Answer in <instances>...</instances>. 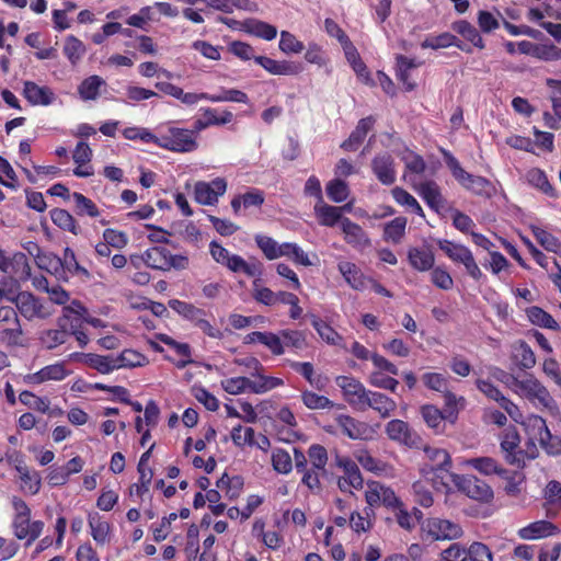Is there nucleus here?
I'll return each mask as SVG.
<instances>
[{
    "mask_svg": "<svg viewBox=\"0 0 561 561\" xmlns=\"http://www.w3.org/2000/svg\"><path fill=\"white\" fill-rule=\"evenodd\" d=\"M425 462L421 468L422 476L433 483L437 490L448 489L456 473L450 472L451 457L446 449L424 447Z\"/></svg>",
    "mask_w": 561,
    "mask_h": 561,
    "instance_id": "f257e3e1",
    "label": "nucleus"
},
{
    "mask_svg": "<svg viewBox=\"0 0 561 561\" xmlns=\"http://www.w3.org/2000/svg\"><path fill=\"white\" fill-rule=\"evenodd\" d=\"M444 160L453 176L468 191L473 194L490 198L495 194V186L485 178L468 173L463 170L458 160L449 152L444 151Z\"/></svg>",
    "mask_w": 561,
    "mask_h": 561,
    "instance_id": "f03ea898",
    "label": "nucleus"
},
{
    "mask_svg": "<svg viewBox=\"0 0 561 561\" xmlns=\"http://www.w3.org/2000/svg\"><path fill=\"white\" fill-rule=\"evenodd\" d=\"M457 490L471 500L489 504L494 499L492 488L483 480L473 474H455L450 481Z\"/></svg>",
    "mask_w": 561,
    "mask_h": 561,
    "instance_id": "7ed1b4c3",
    "label": "nucleus"
},
{
    "mask_svg": "<svg viewBox=\"0 0 561 561\" xmlns=\"http://www.w3.org/2000/svg\"><path fill=\"white\" fill-rule=\"evenodd\" d=\"M65 314L57 320L58 329L45 330L39 335L41 343L47 348L53 350L66 343L69 332L68 322L69 313L81 314L85 312V308L77 300L72 301V306L64 308Z\"/></svg>",
    "mask_w": 561,
    "mask_h": 561,
    "instance_id": "20e7f679",
    "label": "nucleus"
},
{
    "mask_svg": "<svg viewBox=\"0 0 561 561\" xmlns=\"http://www.w3.org/2000/svg\"><path fill=\"white\" fill-rule=\"evenodd\" d=\"M5 299L13 302L19 312L27 320L49 318L53 311L37 297L28 291H20L16 296L5 295Z\"/></svg>",
    "mask_w": 561,
    "mask_h": 561,
    "instance_id": "39448f33",
    "label": "nucleus"
},
{
    "mask_svg": "<svg viewBox=\"0 0 561 561\" xmlns=\"http://www.w3.org/2000/svg\"><path fill=\"white\" fill-rule=\"evenodd\" d=\"M157 145L175 152H192L198 147L193 129L175 127L169 129V135L158 138Z\"/></svg>",
    "mask_w": 561,
    "mask_h": 561,
    "instance_id": "423d86ee",
    "label": "nucleus"
},
{
    "mask_svg": "<svg viewBox=\"0 0 561 561\" xmlns=\"http://www.w3.org/2000/svg\"><path fill=\"white\" fill-rule=\"evenodd\" d=\"M335 383L342 389L343 396L347 403L354 409L365 411V402L369 396V390H366L364 385L348 376H339L335 378Z\"/></svg>",
    "mask_w": 561,
    "mask_h": 561,
    "instance_id": "0eeeda50",
    "label": "nucleus"
},
{
    "mask_svg": "<svg viewBox=\"0 0 561 561\" xmlns=\"http://www.w3.org/2000/svg\"><path fill=\"white\" fill-rule=\"evenodd\" d=\"M515 385L525 394V397L536 405L548 410H552L554 408V400L550 396L549 391L537 379H515Z\"/></svg>",
    "mask_w": 561,
    "mask_h": 561,
    "instance_id": "6e6552de",
    "label": "nucleus"
},
{
    "mask_svg": "<svg viewBox=\"0 0 561 561\" xmlns=\"http://www.w3.org/2000/svg\"><path fill=\"white\" fill-rule=\"evenodd\" d=\"M530 426L536 432L534 436L539 440V444L547 454L552 456L561 455V437L553 436L550 433L546 421L541 416H533L530 419Z\"/></svg>",
    "mask_w": 561,
    "mask_h": 561,
    "instance_id": "1a4fd4ad",
    "label": "nucleus"
},
{
    "mask_svg": "<svg viewBox=\"0 0 561 561\" xmlns=\"http://www.w3.org/2000/svg\"><path fill=\"white\" fill-rule=\"evenodd\" d=\"M226 190L227 182L222 178H216L210 183L199 181L194 187L195 201L202 205H215Z\"/></svg>",
    "mask_w": 561,
    "mask_h": 561,
    "instance_id": "9d476101",
    "label": "nucleus"
},
{
    "mask_svg": "<svg viewBox=\"0 0 561 561\" xmlns=\"http://www.w3.org/2000/svg\"><path fill=\"white\" fill-rule=\"evenodd\" d=\"M423 529L434 540H451L461 537V527L448 519L430 518L423 525Z\"/></svg>",
    "mask_w": 561,
    "mask_h": 561,
    "instance_id": "9b49d317",
    "label": "nucleus"
},
{
    "mask_svg": "<svg viewBox=\"0 0 561 561\" xmlns=\"http://www.w3.org/2000/svg\"><path fill=\"white\" fill-rule=\"evenodd\" d=\"M386 434L389 439L398 442L407 446H415L419 436L413 432L409 424L402 420H391L386 425Z\"/></svg>",
    "mask_w": 561,
    "mask_h": 561,
    "instance_id": "f8f14e48",
    "label": "nucleus"
},
{
    "mask_svg": "<svg viewBox=\"0 0 561 561\" xmlns=\"http://www.w3.org/2000/svg\"><path fill=\"white\" fill-rule=\"evenodd\" d=\"M371 169L383 185H391L396 182L394 160L389 153L376 156L371 161Z\"/></svg>",
    "mask_w": 561,
    "mask_h": 561,
    "instance_id": "ddd939ff",
    "label": "nucleus"
},
{
    "mask_svg": "<svg viewBox=\"0 0 561 561\" xmlns=\"http://www.w3.org/2000/svg\"><path fill=\"white\" fill-rule=\"evenodd\" d=\"M14 534L19 539H26L27 542L34 541L39 537L44 524L43 522L36 520L31 523L30 516L26 517H14L13 522Z\"/></svg>",
    "mask_w": 561,
    "mask_h": 561,
    "instance_id": "4468645a",
    "label": "nucleus"
},
{
    "mask_svg": "<svg viewBox=\"0 0 561 561\" xmlns=\"http://www.w3.org/2000/svg\"><path fill=\"white\" fill-rule=\"evenodd\" d=\"M23 94L33 105H49L54 101V92L48 87H39L33 81H25Z\"/></svg>",
    "mask_w": 561,
    "mask_h": 561,
    "instance_id": "2eb2a0df",
    "label": "nucleus"
},
{
    "mask_svg": "<svg viewBox=\"0 0 561 561\" xmlns=\"http://www.w3.org/2000/svg\"><path fill=\"white\" fill-rule=\"evenodd\" d=\"M341 227L345 234V241L348 244L360 249H364L370 244V241L362 227L351 221L348 218L344 217L341 220Z\"/></svg>",
    "mask_w": 561,
    "mask_h": 561,
    "instance_id": "dca6fc26",
    "label": "nucleus"
},
{
    "mask_svg": "<svg viewBox=\"0 0 561 561\" xmlns=\"http://www.w3.org/2000/svg\"><path fill=\"white\" fill-rule=\"evenodd\" d=\"M375 119L373 116L362 118L356 128L351 133L350 137L343 141L341 147L346 151H355L364 141L368 131L373 128Z\"/></svg>",
    "mask_w": 561,
    "mask_h": 561,
    "instance_id": "f3484780",
    "label": "nucleus"
},
{
    "mask_svg": "<svg viewBox=\"0 0 561 561\" xmlns=\"http://www.w3.org/2000/svg\"><path fill=\"white\" fill-rule=\"evenodd\" d=\"M255 61L273 75H298L301 67L291 61H277L265 56L255 57Z\"/></svg>",
    "mask_w": 561,
    "mask_h": 561,
    "instance_id": "a211bd4d",
    "label": "nucleus"
},
{
    "mask_svg": "<svg viewBox=\"0 0 561 561\" xmlns=\"http://www.w3.org/2000/svg\"><path fill=\"white\" fill-rule=\"evenodd\" d=\"M371 408L383 419L390 416L397 409V403L391 398L381 392L369 391V396L365 402V410Z\"/></svg>",
    "mask_w": 561,
    "mask_h": 561,
    "instance_id": "6ab92c4d",
    "label": "nucleus"
},
{
    "mask_svg": "<svg viewBox=\"0 0 561 561\" xmlns=\"http://www.w3.org/2000/svg\"><path fill=\"white\" fill-rule=\"evenodd\" d=\"M66 376L67 371L65 365L61 363H57L54 365L46 366L37 373L27 375L25 377V380L28 383L38 385L47 380H62Z\"/></svg>",
    "mask_w": 561,
    "mask_h": 561,
    "instance_id": "aec40b11",
    "label": "nucleus"
},
{
    "mask_svg": "<svg viewBox=\"0 0 561 561\" xmlns=\"http://www.w3.org/2000/svg\"><path fill=\"white\" fill-rule=\"evenodd\" d=\"M465 463L485 476L497 474L500 477H506L507 474V470L502 468L499 462L491 457L470 458L467 459Z\"/></svg>",
    "mask_w": 561,
    "mask_h": 561,
    "instance_id": "412c9836",
    "label": "nucleus"
},
{
    "mask_svg": "<svg viewBox=\"0 0 561 561\" xmlns=\"http://www.w3.org/2000/svg\"><path fill=\"white\" fill-rule=\"evenodd\" d=\"M421 415L428 427L435 431L436 434H443L446 428L445 413L433 404H425L421 407Z\"/></svg>",
    "mask_w": 561,
    "mask_h": 561,
    "instance_id": "4be33fe9",
    "label": "nucleus"
},
{
    "mask_svg": "<svg viewBox=\"0 0 561 561\" xmlns=\"http://www.w3.org/2000/svg\"><path fill=\"white\" fill-rule=\"evenodd\" d=\"M512 357L523 369H530L536 364V357L530 346L523 340L513 344Z\"/></svg>",
    "mask_w": 561,
    "mask_h": 561,
    "instance_id": "5701e85b",
    "label": "nucleus"
},
{
    "mask_svg": "<svg viewBox=\"0 0 561 561\" xmlns=\"http://www.w3.org/2000/svg\"><path fill=\"white\" fill-rule=\"evenodd\" d=\"M345 208H346V206L335 207V206L324 204L322 202V203L316 204L314 213H316L317 217L319 218L320 225L327 226V227H332L337 221L341 222V220L343 219L342 209H345Z\"/></svg>",
    "mask_w": 561,
    "mask_h": 561,
    "instance_id": "b1692460",
    "label": "nucleus"
},
{
    "mask_svg": "<svg viewBox=\"0 0 561 561\" xmlns=\"http://www.w3.org/2000/svg\"><path fill=\"white\" fill-rule=\"evenodd\" d=\"M408 261L413 268L425 272L433 267L435 257L430 250L410 248L408 251Z\"/></svg>",
    "mask_w": 561,
    "mask_h": 561,
    "instance_id": "393cba45",
    "label": "nucleus"
},
{
    "mask_svg": "<svg viewBox=\"0 0 561 561\" xmlns=\"http://www.w3.org/2000/svg\"><path fill=\"white\" fill-rule=\"evenodd\" d=\"M336 423L341 427L342 433L351 439H360L367 431V424L356 421L348 415H339Z\"/></svg>",
    "mask_w": 561,
    "mask_h": 561,
    "instance_id": "a878e982",
    "label": "nucleus"
},
{
    "mask_svg": "<svg viewBox=\"0 0 561 561\" xmlns=\"http://www.w3.org/2000/svg\"><path fill=\"white\" fill-rule=\"evenodd\" d=\"M417 191L431 208L438 210L440 207H443L444 199L439 192L438 185L434 181H426L421 183Z\"/></svg>",
    "mask_w": 561,
    "mask_h": 561,
    "instance_id": "bb28decb",
    "label": "nucleus"
},
{
    "mask_svg": "<svg viewBox=\"0 0 561 561\" xmlns=\"http://www.w3.org/2000/svg\"><path fill=\"white\" fill-rule=\"evenodd\" d=\"M336 466L342 468L344 471V477L351 481V484L354 489L358 490L363 488L364 480L360 474L359 468L356 462L347 457L336 456Z\"/></svg>",
    "mask_w": 561,
    "mask_h": 561,
    "instance_id": "cd10ccee",
    "label": "nucleus"
},
{
    "mask_svg": "<svg viewBox=\"0 0 561 561\" xmlns=\"http://www.w3.org/2000/svg\"><path fill=\"white\" fill-rule=\"evenodd\" d=\"M556 529L557 528L552 523L548 520H539L519 529L518 535L523 539H537L553 534V530Z\"/></svg>",
    "mask_w": 561,
    "mask_h": 561,
    "instance_id": "c85d7f7f",
    "label": "nucleus"
},
{
    "mask_svg": "<svg viewBox=\"0 0 561 561\" xmlns=\"http://www.w3.org/2000/svg\"><path fill=\"white\" fill-rule=\"evenodd\" d=\"M50 219L51 221L65 231H69L73 234H79L80 228L77 225L73 216L66 209L54 208L50 210Z\"/></svg>",
    "mask_w": 561,
    "mask_h": 561,
    "instance_id": "c756f323",
    "label": "nucleus"
},
{
    "mask_svg": "<svg viewBox=\"0 0 561 561\" xmlns=\"http://www.w3.org/2000/svg\"><path fill=\"white\" fill-rule=\"evenodd\" d=\"M252 376L255 379L249 378V390L253 393H264L284 383L282 379L264 376L260 371L252 373Z\"/></svg>",
    "mask_w": 561,
    "mask_h": 561,
    "instance_id": "7c9ffc66",
    "label": "nucleus"
},
{
    "mask_svg": "<svg viewBox=\"0 0 561 561\" xmlns=\"http://www.w3.org/2000/svg\"><path fill=\"white\" fill-rule=\"evenodd\" d=\"M102 85H105V81L101 77L90 76L80 83L78 93L84 101L95 100Z\"/></svg>",
    "mask_w": 561,
    "mask_h": 561,
    "instance_id": "2f4dec72",
    "label": "nucleus"
},
{
    "mask_svg": "<svg viewBox=\"0 0 561 561\" xmlns=\"http://www.w3.org/2000/svg\"><path fill=\"white\" fill-rule=\"evenodd\" d=\"M339 271L344 276L345 280L350 284V286L354 289L360 290L365 286L364 276L360 273L359 268L351 262H340Z\"/></svg>",
    "mask_w": 561,
    "mask_h": 561,
    "instance_id": "473e14b6",
    "label": "nucleus"
},
{
    "mask_svg": "<svg viewBox=\"0 0 561 561\" xmlns=\"http://www.w3.org/2000/svg\"><path fill=\"white\" fill-rule=\"evenodd\" d=\"M168 253L164 247H153L145 252V264L153 270L168 271Z\"/></svg>",
    "mask_w": 561,
    "mask_h": 561,
    "instance_id": "72a5a7b5",
    "label": "nucleus"
},
{
    "mask_svg": "<svg viewBox=\"0 0 561 561\" xmlns=\"http://www.w3.org/2000/svg\"><path fill=\"white\" fill-rule=\"evenodd\" d=\"M449 46H457L458 48L466 50L470 53V49H466L460 41L450 33H443L437 36L426 38L422 44V48H432V49H438V48H446Z\"/></svg>",
    "mask_w": 561,
    "mask_h": 561,
    "instance_id": "f704fd0d",
    "label": "nucleus"
},
{
    "mask_svg": "<svg viewBox=\"0 0 561 561\" xmlns=\"http://www.w3.org/2000/svg\"><path fill=\"white\" fill-rule=\"evenodd\" d=\"M89 526L91 528V536L100 543L104 545L108 539L111 526L107 522L102 520L98 513L89 515Z\"/></svg>",
    "mask_w": 561,
    "mask_h": 561,
    "instance_id": "c9c22d12",
    "label": "nucleus"
},
{
    "mask_svg": "<svg viewBox=\"0 0 561 561\" xmlns=\"http://www.w3.org/2000/svg\"><path fill=\"white\" fill-rule=\"evenodd\" d=\"M169 306L175 312L194 323H196L201 317H205L206 314L205 310L179 299H171L169 301Z\"/></svg>",
    "mask_w": 561,
    "mask_h": 561,
    "instance_id": "e433bc0d",
    "label": "nucleus"
},
{
    "mask_svg": "<svg viewBox=\"0 0 561 561\" xmlns=\"http://www.w3.org/2000/svg\"><path fill=\"white\" fill-rule=\"evenodd\" d=\"M527 317L529 321L533 324L551 329V330H558L559 324L558 322L552 318L551 314L546 312L543 309L537 306H533L526 310Z\"/></svg>",
    "mask_w": 561,
    "mask_h": 561,
    "instance_id": "4c0bfd02",
    "label": "nucleus"
},
{
    "mask_svg": "<svg viewBox=\"0 0 561 561\" xmlns=\"http://www.w3.org/2000/svg\"><path fill=\"white\" fill-rule=\"evenodd\" d=\"M116 365L119 368H135L148 364L147 357L134 350H124L118 356H115Z\"/></svg>",
    "mask_w": 561,
    "mask_h": 561,
    "instance_id": "58836bf2",
    "label": "nucleus"
},
{
    "mask_svg": "<svg viewBox=\"0 0 561 561\" xmlns=\"http://www.w3.org/2000/svg\"><path fill=\"white\" fill-rule=\"evenodd\" d=\"M87 364L96 369L101 374H108L115 369H118V365H116L115 356L113 355H98V354H87Z\"/></svg>",
    "mask_w": 561,
    "mask_h": 561,
    "instance_id": "ea45409f",
    "label": "nucleus"
},
{
    "mask_svg": "<svg viewBox=\"0 0 561 561\" xmlns=\"http://www.w3.org/2000/svg\"><path fill=\"white\" fill-rule=\"evenodd\" d=\"M311 324L320 335L322 340L332 345H339L342 341V336L327 322L318 318L317 316H311Z\"/></svg>",
    "mask_w": 561,
    "mask_h": 561,
    "instance_id": "a19ab883",
    "label": "nucleus"
},
{
    "mask_svg": "<svg viewBox=\"0 0 561 561\" xmlns=\"http://www.w3.org/2000/svg\"><path fill=\"white\" fill-rule=\"evenodd\" d=\"M453 30L471 42L476 47L484 48V42L478 30L468 21L461 20L453 24Z\"/></svg>",
    "mask_w": 561,
    "mask_h": 561,
    "instance_id": "79ce46f5",
    "label": "nucleus"
},
{
    "mask_svg": "<svg viewBox=\"0 0 561 561\" xmlns=\"http://www.w3.org/2000/svg\"><path fill=\"white\" fill-rule=\"evenodd\" d=\"M75 201V211L78 216H89L95 218L100 215V210L95 203L85 197L83 194L75 192L72 194Z\"/></svg>",
    "mask_w": 561,
    "mask_h": 561,
    "instance_id": "37998d69",
    "label": "nucleus"
},
{
    "mask_svg": "<svg viewBox=\"0 0 561 561\" xmlns=\"http://www.w3.org/2000/svg\"><path fill=\"white\" fill-rule=\"evenodd\" d=\"M10 266L12 272L10 275H13L20 279L26 280L31 276V266L28 264V260L26 255L22 252H18L10 257Z\"/></svg>",
    "mask_w": 561,
    "mask_h": 561,
    "instance_id": "c03bdc74",
    "label": "nucleus"
},
{
    "mask_svg": "<svg viewBox=\"0 0 561 561\" xmlns=\"http://www.w3.org/2000/svg\"><path fill=\"white\" fill-rule=\"evenodd\" d=\"M526 178L530 185L539 188L547 195L556 196L554 188L549 183L547 175L545 174L543 171L539 169H531L527 172Z\"/></svg>",
    "mask_w": 561,
    "mask_h": 561,
    "instance_id": "a18cd8bd",
    "label": "nucleus"
},
{
    "mask_svg": "<svg viewBox=\"0 0 561 561\" xmlns=\"http://www.w3.org/2000/svg\"><path fill=\"white\" fill-rule=\"evenodd\" d=\"M438 248L454 262L460 263L463 256L470 251L467 247L454 243L449 240H438Z\"/></svg>",
    "mask_w": 561,
    "mask_h": 561,
    "instance_id": "49530a36",
    "label": "nucleus"
},
{
    "mask_svg": "<svg viewBox=\"0 0 561 561\" xmlns=\"http://www.w3.org/2000/svg\"><path fill=\"white\" fill-rule=\"evenodd\" d=\"M64 53L69 61L75 65L85 53L83 43L75 36H68L65 41Z\"/></svg>",
    "mask_w": 561,
    "mask_h": 561,
    "instance_id": "de8ad7c7",
    "label": "nucleus"
},
{
    "mask_svg": "<svg viewBox=\"0 0 561 561\" xmlns=\"http://www.w3.org/2000/svg\"><path fill=\"white\" fill-rule=\"evenodd\" d=\"M23 330L20 321H15L10 324L9 328L0 330V341L7 346H19L22 345L21 337Z\"/></svg>",
    "mask_w": 561,
    "mask_h": 561,
    "instance_id": "09e8293b",
    "label": "nucleus"
},
{
    "mask_svg": "<svg viewBox=\"0 0 561 561\" xmlns=\"http://www.w3.org/2000/svg\"><path fill=\"white\" fill-rule=\"evenodd\" d=\"M301 399L304 404L311 410L331 409L334 405V403L329 398L312 391H304L301 393Z\"/></svg>",
    "mask_w": 561,
    "mask_h": 561,
    "instance_id": "8fccbe9b",
    "label": "nucleus"
},
{
    "mask_svg": "<svg viewBox=\"0 0 561 561\" xmlns=\"http://www.w3.org/2000/svg\"><path fill=\"white\" fill-rule=\"evenodd\" d=\"M407 218L397 217L385 227V237L393 243H399L404 236Z\"/></svg>",
    "mask_w": 561,
    "mask_h": 561,
    "instance_id": "3c124183",
    "label": "nucleus"
},
{
    "mask_svg": "<svg viewBox=\"0 0 561 561\" xmlns=\"http://www.w3.org/2000/svg\"><path fill=\"white\" fill-rule=\"evenodd\" d=\"M531 231L536 238V240L547 251L557 253L560 250V241L552 236L550 232L533 226Z\"/></svg>",
    "mask_w": 561,
    "mask_h": 561,
    "instance_id": "603ef678",
    "label": "nucleus"
},
{
    "mask_svg": "<svg viewBox=\"0 0 561 561\" xmlns=\"http://www.w3.org/2000/svg\"><path fill=\"white\" fill-rule=\"evenodd\" d=\"M280 256L291 257L296 263L304 266H310L312 264L308 255L296 243L280 244Z\"/></svg>",
    "mask_w": 561,
    "mask_h": 561,
    "instance_id": "864d4df0",
    "label": "nucleus"
},
{
    "mask_svg": "<svg viewBox=\"0 0 561 561\" xmlns=\"http://www.w3.org/2000/svg\"><path fill=\"white\" fill-rule=\"evenodd\" d=\"M327 194L335 203L344 202L348 196V186L342 180H332L327 185Z\"/></svg>",
    "mask_w": 561,
    "mask_h": 561,
    "instance_id": "5fc2aeb1",
    "label": "nucleus"
},
{
    "mask_svg": "<svg viewBox=\"0 0 561 561\" xmlns=\"http://www.w3.org/2000/svg\"><path fill=\"white\" fill-rule=\"evenodd\" d=\"M61 262L62 267L67 268L70 273L79 274L85 279H89L91 277L89 271L77 262L75 252L71 249H65Z\"/></svg>",
    "mask_w": 561,
    "mask_h": 561,
    "instance_id": "6e6d98bb",
    "label": "nucleus"
},
{
    "mask_svg": "<svg viewBox=\"0 0 561 561\" xmlns=\"http://www.w3.org/2000/svg\"><path fill=\"white\" fill-rule=\"evenodd\" d=\"M272 463L274 470H276L279 473H288L291 471L293 468V460L289 455L284 449H275L272 454Z\"/></svg>",
    "mask_w": 561,
    "mask_h": 561,
    "instance_id": "4d7b16f0",
    "label": "nucleus"
},
{
    "mask_svg": "<svg viewBox=\"0 0 561 561\" xmlns=\"http://www.w3.org/2000/svg\"><path fill=\"white\" fill-rule=\"evenodd\" d=\"M255 241L268 260H274L280 256V245H278L272 238L266 236H256Z\"/></svg>",
    "mask_w": 561,
    "mask_h": 561,
    "instance_id": "13d9d810",
    "label": "nucleus"
},
{
    "mask_svg": "<svg viewBox=\"0 0 561 561\" xmlns=\"http://www.w3.org/2000/svg\"><path fill=\"white\" fill-rule=\"evenodd\" d=\"M401 160L404 162L405 168L413 173L421 174L426 169L423 158L409 149L402 152Z\"/></svg>",
    "mask_w": 561,
    "mask_h": 561,
    "instance_id": "bf43d9fd",
    "label": "nucleus"
},
{
    "mask_svg": "<svg viewBox=\"0 0 561 561\" xmlns=\"http://www.w3.org/2000/svg\"><path fill=\"white\" fill-rule=\"evenodd\" d=\"M305 46L302 42L298 41L296 36L287 31L280 32L279 49L286 54L301 53Z\"/></svg>",
    "mask_w": 561,
    "mask_h": 561,
    "instance_id": "052dcab7",
    "label": "nucleus"
},
{
    "mask_svg": "<svg viewBox=\"0 0 561 561\" xmlns=\"http://www.w3.org/2000/svg\"><path fill=\"white\" fill-rule=\"evenodd\" d=\"M283 346L294 347L296 350H302L306 347V336L300 331L294 330H282L280 331Z\"/></svg>",
    "mask_w": 561,
    "mask_h": 561,
    "instance_id": "680f3d73",
    "label": "nucleus"
},
{
    "mask_svg": "<svg viewBox=\"0 0 561 561\" xmlns=\"http://www.w3.org/2000/svg\"><path fill=\"white\" fill-rule=\"evenodd\" d=\"M391 193L397 203L409 206L417 215L424 216L422 207L409 192L401 187H394Z\"/></svg>",
    "mask_w": 561,
    "mask_h": 561,
    "instance_id": "e2e57ef3",
    "label": "nucleus"
},
{
    "mask_svg": "<svg viewBox=\"0 0 561 561\" xmlns=\"http://www.w3.org/2000/svg\"><path fill=\"white\" fill-rule=\"evenodd\" d=\"M249 31L253 35L266 41H272L277 35V30L275 26L262 21H252L249 26Z\"/></svg>",
    "mask_w": 561,
    "mask_h": 561,
    "instance_id": "0e129e2a",
    "label": "nucleus"
},
{
    "mask_svg": "<svg viewBox=\"0 0 561 561\" xmlns=\"http://www.w3.org/2000/svg\"><path fill=\"white\" fill-rule=\"evenodd\" d=\"M311 468L324 471V467L328 461L327 449L321 445H312L308 451Z\"/></svg>",
    "mask_w": 561,
    "mask_h": 561,
    "instance_id": "69168bd1",
    "label": "nucleus"
},
{
    "mask_svg": "<svg viewBox=\"0 0 561 561\" xmlns=\"http://www.w3.org/2000/svg\"><path fill=\"white\" fill-rule=\"evenodd\" d=\"M222 389L230 394H239L249 389L248 377H233L221 381Z\"/></svg>",
    "mask_w": 561,
    "mask_h": 561,
    "instance_id": "338daca9",
    "label": "nucleus"
},
{
    "mask_svg": "<svg viewBox=\"0 0 561 561\" xmlns=\"http://www.w3.org/2000/svg\"><path fill=\"white\" fill-rule=\"evenodd\" d=\"M471 561H493L489 547L482 542H473L468 549Z\"/></svg>",
    "mask_w": 561,
    "mask_h": 561,
    "instance_id": "774afa93",
    "label": "nucleus"
}]
</instances>
